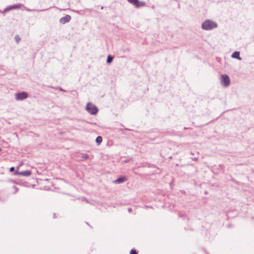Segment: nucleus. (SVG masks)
I'll list each match as a JSON object with an SVG mask.
<instances>
[{
  "label": "nucleus",
  "instance_id": "nucleus-24",
  "mask_svg": "<svg viewBox=\"0 0 254 254\" xmlns=\"http://www.w3.org/2000/svg\"><path fill=\"white\" fill-rule=\"evenodd\" d=\"M169 158H170V159H172V157L171 156H170Z\"/></svg>",
  "mask_w": 254,
  "mask_h": 254
},
{
  "label": "nucleus",
  "instance_id": "nucleus-12",
  "mask_svg": "<svg viewBox=\"0 0 254 254\" xmlns=\"http://www.w3.org/2000/svg\"><path fill=\"white\" fill-rule=\"evenodd\" d=\"M95 141L98 144H100L102 141V137L100 136H98L95 139Z\"/></svg>",
  "mask_w": 254,
  "mask_h": 254
},
{
  "label": "nucleus",
  "instance_id": "nucleus-17",
  "mask_svg": "<svg viewBox=\"0 0 254 254\" xmlns=\"http://www.w3.org/2000/svg\"><path fill=\"white\" fill-rule=\"evenodd\" d=\"M198 159V155H197V156H195L194 157H192L191 158V159L193 160H194V161H196Z\"/></svg>",
  "mask_w": 254,
  "mask_h": 254
},
{
  "label": "nucleus",
  "instance_id": "nucleus-9",
  "mask_svg": "<svg viewBox=\"0 0 254 254\" xmlns=\"http://www.w3.org/2000/svg\"><path fill=\"white\" fill-rule=\"evenodd\" d=\"M22 6H23V5L22 4H14V5L10 6L9 8L5 9V10H10V9H16V8H22Z\"/></svg>",
  "mask_w": 254,
  "mask_h": 254
},
{
  "label": "nucleus",
  "instance_id": "nucleus-21",
  "mask_svg": "<svg viewBox=\"0 0 254 254\" xmlns=\"http://www.w3.org/2000/svg\"><path fill=\"white\" fill-rule=\"evenodd\" d=\"M60 90L62 91H63V92H65V90H64V89H63L62 88L60 87L59 88Z\"/></svg>",
  "mask_w": 254,
  "mask_h": 254
},
{
  "label": "nucleus",
  "instance_id": "nucleus-2",
  "mask_svg": "<svg viewBox=\"0 0 254 254\" xmlns=\"http://www.w3.org/2000/svg\"><path fill=\"white\" fill-rule=\"evenodd\" d=\"M85 109L89 113L93 115H96L98 111L97 107L90 102L87 103Z\"/></svg>",
  "mask_w": 254,
  "mask_h": 254
},
{
  "label": "nucleus",
  "instance_id": "nucleus-5",
  "mask_svg": "<svg viewBox=\"0 0 254 254\" xmlns=\"http://www.w3.org/2000/svg\"><path fill=\"white\" fill-rule=\"evenodd\" d=\"M28 97V94L25 91L17 93L15 94V98L17 101L23 100Z\"/></svg>",
  "mask_w": 254,
  "mask_h": 254
},
{
  "label": "nucleus",
  "instance_id": "nucleus-1",
  "mask_svg": "<svg viewBox=\"0 0 254 254\" xmlns=\"http://www.w3.org/2000/svg\"><path fill=\"white\" fill-rule=\"evenodd\" d=\"M217 27L218 24L216 22L209 19L205 20L201 24L202 28L205 30H211Z\"/></svg>",
  "mask_w": 254,
  "mask_h": 254
},
{
  "label": "nucleus",
  "instance_id": "nucleus-23",
  "mask_svg": "<svg viewBox=\"0 0 254 254\" xmlns=\"http://www.w3.org/2000/svg\"><path fill=\"white\" fill-rule=\"evenodd\" d=\"M190 154H191V155H193V153H192V152H191V153H190Z\"/></svg>",
  "mask_w": 254,
  "mask_h": 254
},
{
  "label": "nucleus",
  "instance_id": "nucleus-10",
  "mask_svg": "<svg viewBox=\"0 0 254 254\" xmlns=\"http://www.w3.org/2000/svg\"><path fill=\"white\" fill-rule=\"evenodd\" d=\"M231 57L239 60H241L242 58L240 56V52L238 51L234 52L231 55Z\"/></svg>",
  "mask_w": 254,
  "mask_h": 254
},
{
  "label": "nucleus",
  "instance_id": "nucleus-20",
  "mask_svg": "<svg viewBox=\"0 0 254 254\" xmlns=\"http://www.w3.org/2000/svg\"><path fill=\"white\" fill-rule=\"evenodd\" d=\"M127 210H128V211L129 212H131V211H132V209H131V208H128V209H127Z\"/></svg>",
  "mask_w": 254,
  "mask_h": 254
},
{
  "label": "nucleus",
  "instance_id": "nucleus-7",
  "mask_svg": "<svg viewBox=\"0 0 254 254\" xmlns=\"http://www.w3.org/2000/svg\"><path fill=\"white\" fill-rule=\"evenodd\" d=\"M71 16L69 15H66L65 16L60 19L59 22L62 24H64L70 21Z\"/></svg>",
  "mask_w": 254,
  "mask_h": 254
},
{
  "label": "nucleus",
  "instance_id": "nucleus-8",
  "mask_svg": "<svg viewBox=\"0 0 254 254\" xmlns=\"http://www.w3.org/2000/svg\"><path fill=\"white\" fill-rule=\"evenodd\" d=\"M127 180V178L125 177H121L116 180L113 181V183L115 184H121L125 182Z\"/></svg>",
  "mask_w": 254,
  "mask_h": 254
},
{
  "label": "nucleus",
  "instance_id": "nucleus-4",
  "mask_svg": "<svg viewBox=\"0 0 254 254\" xmlns=\"http://www.w3.org/2000/svg\"><path fill=\"white\" fill-rule=\"evenodd\" d=\"M127 1L133 5L136 8L143 7L146 5L145 2L139 0H127Z\"/></svg>",
  "mask_w": 254,
  "mask_h": 254
},
{
  "label": "nucleus",
  "instance_id": "nucleus-11",
  "mask_svg": "<svg viewBox=\"0 0 254 254\" xmlns=\"http://www.w3.org/2000/svg\"><path fill=\"white\" fill-rule=\"evenodd\" d=\"M22 8H23V9L26 10L27 11H37V12H39V11H44L45 10L44 9H42V10H38V9H29V8L25 7L24 5H23V6H22Z\"/></svg>",
  "mask_w": 254,
  "mask_h": 254
},
{
  "label": "nucleus",
  "instance_id": "nucleus-6",
  "mask_svg": "<svg viewBox=\"0 0 254 254\" xmlns=\"http://www.w3.org/2000/svg\"><path fill=\"white\" fill-rule=\"evenodd\" d=\"M31 174H32L31 171H29V170H26V171H21V172L15 171L14 173V174L15 175L23 176H26V177L30 176L31 175Z\"/></svg>",
  "mask_w": 254,
  "mask_h": 254
},
{
  "label": "nucleus",
  "instance_id": "nucleus-16",
  "mask_svg": "<svg viewBox=\"0 0 254 254\" xmlns=\"http://www.w3.org/2000/svg\"><path fill=\"white\" fill-rule=\"evenodd\" d=\"M129 254H137V252L135 250L132 249L130 251Z\"/></svg>",
  "mask_w": 254,
  "mask_h": 254
},
{
  "label": "nucleus",
  "instance_id": "nucleus-18",
  "mask_svg": "<svg viewBox=\"0 0 254 254\" xmlns=\"http://www.w3.org/2000/svg\"><path fill=\"white\" fill-rule=\"evenodd\" d=\"M14 170H15L14 167H11L10 168L9 171H10V172H13L14 171Z\"/></svg>",
  "mask_w": 254,
  "mask_h": 254
},
{
  "label": "nucleus",
  "instance_id": "nucleus-3",
  "mask_svg": "<svg viewBox=\"0 0 254 254\" xmlns=\"http://www.w3.org/2000/svg\"><path fill=\"white\" fill-rule=\"evenodd\" d=\"M221 84L224 87L229 86L230 80L229 76L226 74H222L221 76Z\"/></svg>",
  "mask_w": 254,
  "mask_h": 254
},
{
  "label": "nucleus",
  "instance_id": "nucleus-13",
  "mask_svg": "<svg viewBox=\"0 0 254 254\" xmlns=\"http://www.w3.org/2000/svg\"><path fill=\"white\" fill-rule=\"evenodd\" d=\"M113 60V57L111 55H108L107 58V63L110 64Z\"/></svg>",
  "mask_w": 254,
  "mask_h": 254
},
{
  "label": "nucleus",
  "instance_id": "nucleus-22",
  "mask_svg": "<svg viewBox=\"0 0 254 254\" xmlns=\"http://www.w3.org/2000/svg\"><path fill=\"white\" fill-rule=\"evenodd\" d=\"M54 218H56V214H54Z\"/></svg>",
  "mask_w": 254,
  "mask_h": 254
},
{
  "label": "nucleus",
  "instance_id": "nucleus-14",
  "mask_svg": "<svg viewBox=\"0 0 254 254\" xmlns=\"http://www.w3.org/2000/svg\"><path fill=\"white\" fill-rule=\"evenodd\" d=\"M15 40L17 43H18L19 41L20 40V38L18 35H16L14 37Z\"/></svg>",
  "mask_w": 254,
  "mask_h": 254
},
{
  "label": "nucleus",
  "instance_id": "nucleus-19",
  "mask_svg": "<svg viewBox=\"0 0 254 254\" xmlns=\"http://www.w3.org/2000/svg\"><path fill=\"white\" fill-rule=\"evenodd\" d=\"M13 188L15 190V192H16L18 191V188L16 186H13Z\"/></svg>",
  "mask_w": 254,
  "mask_h": 254
},
{
  "label": "nucleus",
  "instance_id": "nucleus-15",
  "mask_svg": "<svg viewBox=\"0 0 254 254\" xmlns=\"http://www.w3.org/2000/svg\"><path fill=\"white\" fill-rule=\"evenodd\" d=\"M81 157H82L83 159H88V158L89 156H88V154H82V155Z\"/></svg>",
  "mask_w": 254,
  "mask_h": 254
}]
</instances>
